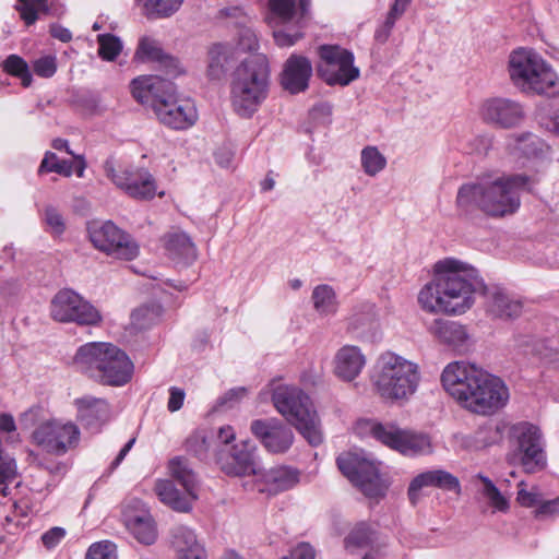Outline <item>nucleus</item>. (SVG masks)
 <instances>
[{
    "instance_id": "473e14b6",
    "label": "nucleus",
    "mask_w": 559,
    "mask_h": 559,
    "mask_svg": "<svg viewBox=\"0 0 559 559\" xmlns=\"http://www.w3.org/2000/svg\"><path fill=\"white\" fill-rule=\"evenodd\" d=\"M165 249L168 257L183 264H191L198 258V250L191 237L182 230H173L165 235Z\"/></svg>"
},
{
    "instance_id": "e2e57ef3",
    "label": "nucleus",
    "mask_w": 559,
    "mask_h": 559,
    "mask_svg": "<svg viewBox=\"0 0 559 559\" xmlns=\"http://www.w3.org/2000/svg\"><path fill=\"white\" fill-rule=\"evenodd\" d=\"M516 500L521 506L530 508L540 502V493L535 488L527 491L524 481H521Z\"/></svg>"
},
{
    "instance_id": "1a4fd4ad",
    "label": "nucleus",
    "mask_w": 559,
    "mask_h": 559,
    "mask_svg": "<svg viewBox=\"0 0 559 559\" xmlns=\"http://www.w3.org/2000/svg\"><path fill=\"white\" fill-rule=\"evenodd\" d=\"M510 436L515 442L512 457L525 473L534 474L546 468L545 440L537 426L526 421L518 423L511 427Z\"/></svg>"
},
{
    "instance_id": "338daca9",
    "label": "nucleus",
    "mask_w": 559,
    "mask_h": 559,
    "mask_svg": "<svg viewBox=\"0 0 559 559\" xmlns=\"http://www.w3.org/2000/svg\"><path fill=\"white\" fill-rule=\"evenodd\" d=\"M186 393L182 389L171 386L169 389V399L167 402V408L169 412L175 413L179 411L185 402Z\"/></svg>"
},
{
    "instance_id": "bf43d9fd",
    "label": "nucleus",
    "mask_w": 559,
    "mask_h": 559,
    "mask_svg": "<svg viewBox=\"0 0 559 559\" xmlns=\"http://www.w3.org/2000/svg\"><path fill=\"white\" fill-rule=\"evenodd\" d=\"M45 222L50 231L56 235H61L66 229V224L62 215L52 206L45 209Z\"/></svg>"
},
{
    "instance_id": "2eb2a0df",
    "label": "nucleus",
    "mask_w": 559,
    "mask_h": 559,
    "mask_svg": "<svg viewBox=\"0 0 559 559\" xmlns=\"http://www.w3.org/2000/svg\"><path fill=\"white\" fill-rule=\"evenodd\" d=\"M88 235L96 249L115 259L130 261L139 255V245L134 239L110 221L93 224L88 227Z\"/></svg>"
},
{
    "instance_id": "8fccbe9b",
    "label": "nucleus",
    "mask_w": 559,
    "mask_h": 559,
    "mask_svg": "<svg viewBox=\"0 0 559 559\" xmlns=\"http://www.w3.org/2000/svg\"><path fill=\"white\" fill-rule=\"evenodd\" d=\"M162 314V307L158 305L142 306L131 314V322L138 330L148 329L157 322Z\"/></svg>"
},
{
    "instance_id": "4c0bfd02",
    "label": "nucleus",
    "mask_w": 559,
    "mask_h": 559,
    "mask_svg": "<svg viewBox=\"0 0 559 559\" xmlns=\"http://www.w3.org/2000/svg\"><path fill=\"white\" fill-rule=\"evenodd\" d=\"M502 438V429L497 424H486L474 433L459 437L461 447L469 451H478L497 443Z\"/></svg>"
},
{
    "instance_id": "37998d69",
    "label": "nucleus",
    "mask_w": 559,
    "mask_h": 559,
    "mask_svg": "<svg viewBox=\"0 0 559 559\" xmlns=\"http://www.w3.org/2000/svg\"><path fill=\"white\" fill-rule=\"evenodd\" d=\"M361 167L366 175L374 177L386 166V158L376 146H366L360 153Z\"/></svg>"
},
{
    "instance_id": "5fc2aeb1",
    "label": "nucleus",
    "mask_w": 559,
    "mask_h": 559,
    "mask_svg": "<svg viewBox=\"0 0 559 559\" xmlns=\"http://www.w3.org/2000/svg\"><path fill=\"white\" fill-rule=\"evenodd\" d=\"M186 450L203 460L209 452V441L204 431H193L186 440Z\"/></svg>"
},
{
    "instance_id": "2f4dec72",
    "label": "nucleus",
    "mask_w": 559,
    "mask_h": 559,
    "mask_svg": "<svg viewBox=\"0 0 559 559\" xmlns=\"http://www.w3.org/2000/svg\"><path fill=\"white\" fill-rule=\"evenodd\" d=\"M365 365V355L354 345L341 347L334 357V372L344 381H353L357 378Z\"/></svg>"
},
{
    "instance_id": "09e8293b",
    "label": "nucleus",
    "mask_w": 559,
    "mask_h": 559,
    "mask_svg": "<svg viewBox=\"0 0 559 559\" xmlns=\"http://www.w3.org/2000/svg\"><path fill=\"white\" fill-rule=\"evenodd\" d=\"M2 66L7 73L19 78L24 87H28L32 84V73L27 62L22 57L17 55H10L3 61Z\"/></svg>"
},
{
    "instance_id": "aec40b11",
    "label": "nucleus",
    "mask_w": 559,
    "mask_h": 559,
    "mask_svg": "<svg viewBox=\"0 0 559 559\" xmlns=\"http://www.w3.org/2000/svg\"><path fill=\"white\" fill-rule=\"evenodd\" d=\"M250 431L271 453H285L294 442L292 429L277 418L254 419Z\"/></svg>"
},
{
    "instance_id": "e433bc0d",
    "label": "nucleus",
    "mask_w": 559,
    "mask_h": 559,
    "mask_svg": "<svg viewBox=\"0 0 559 559\" xmlns=\"http://www.w3.org/2000/svg\"><path fill=\"white\" fill-rule=\"evenodd\" d=\"M237 59V50L231 44H214L209 49L207 76L222 79Z\"/></svg>"
},
{
    "instance_id": "69168bd1",
    "label": "nucleus",
    "mask_w": 559,
    "mask_h": 559,
    "mask_svg": "<svg viewBox=\"0 0 559 559\" xmlns=\"http://www.w3.org/2000/svg\"><path fill=\"white\" fill-rule=\"evenodd\" d=\"M247 395V389L243 386L234 388L227 391L218 400L221 406L233 407L236 403L241 401Z\"/></svg>"
},
{
    "instance_id": "6ab92c4d",
    "label": "nucleus",
    "mask_w": 559,
    "mask_h": 559,
    "mask_svg": "<svg viewBox=\"0 0 559 559\" xmlns=\"http://www.w3.org/2000/svg\"><path fill=\"white\" fill-rule=\"evenodd\" d=\"M122 521L131 535L143 545H152L157 539L156 523L146 506L132 499L122 510Z\"/></svg>"
},
{
    "instance_id": "cd10ccee",
    "label": "nucleus",
    "mask_w": 559,
    "mask_h": 559,
    "mask_svg": "<svg viewBox=\"0 0 559 559\" xmlns=\"http://www.w3.org/2000/svg\"><path fill=\"white\" fill-rule=\"evenodd\" d=\"M154 491L164 504L177 512H189L198 499L197 490L192 488L180 490L168 479H158Z\"/></svg>"
},
{
    "instance_id": "6e6552de",
    "label": "nucleus",
    "mask_w": 559,
    "mask_h": 559,
    "mask_svg": "<svg viewBox=\"0 0 559 559\" xmlns=\"http://www.w3.org/2000/svg\"><path fill=\"white\" fill-rule=\"evenodd\" d=\"M360 436H369L381 444L404 456L416 457L431 454L433 451L428 433L414 429L401 428L394 421L360 419L356 425Z\"/></svg>"
},
{
    "instance_id": "0e129e2a",
    "label": "nucleus",
    "mask_w": 559,
    "mask_h": 559,
    "mask_svg": "<svg viewBox=\"0 0 559 559\" xmlns=\"http://www.w3.org/2000/svg\"><path fill=\"white\" fill-rule=\"evenodd\" d=\"M66 530L59 526H55L41 535L43 545L47 549H53L64 537Z\"/></svg>"
},
{
    "instance_id": "864d4df0",
    "label": "nucleus",
    "mask_w": 559,
    "mask_h": 559,
    "mask_svg": "<svg viewBox=\"0 0 559 559\" xmlns=\"http://www.w3.org/2000/svg\"><path fill=\"white\" fill-rule=\"evenodd\" d=\"M164 52L160 49L158 43L150 37H142L139 41L138 49L135 51V58L145 61H160Z\"/></svg>"
},
{
    "instance_id": "72a5a7b5",
    "label": "nucleus",
    "mask_w": 559,
    "mask_h": 559,
    "mask_svg": "<svg viewBox=\"0 0 559 559\" xmlns=\"http://www.w3.org/2000/svg\"><path fill=\"white\" fill-rule=\"evenodd\" d=\"M348 330L357 337L376 340L380 333V325L376 313V307L365 304L356 309L348 318Z\"/></svg>"
},
{
    "instance_id": "393cba45",
    "label": "nucleus",
    "mask_w": 559,
    "mask_h": 559,
    "mask_svg": "<svg viewBox=\"0 0 559 559\" xmlns=\"http://www.w3.org/2000/svg\"><path fill=\"white\" fill-rule=\"evenodd\" d=\"M487 383L483 386L475 403V414L490 415L502 408L509 401L510 394L506 383L497 376L487 373Z\"/></svg>"
},
{
    "instance_id": "6e6d98bb",
    "label": "nucleus",
    "mask_w": 559,
    "mask_h": 559,
    "mask_svg": "<svg viewBox=\"0 0 559 559\" xmlns=\"http://www.w3.org/2000/svg\"><path fill=\"white\" fill-rule=\"evenodd\" d=\"M85 559H117L116 545L104 540L90 546Z\"/></svg>"
},
{
    "instance_id": "dca6fc26",
    "label": "nucleus",
    "mask_w": 559,
    "mask_h": 559,
    "mask_svg": "<svg viewBox=\"0 0 559 559\" xmlns=\"http://www.w3.org/2000/svg\"><path fill=\"white\" fill-rule=\"evenodd\" d=\"M79 427L71 421L48 420L33 432L34 442L47 453L64 455L75 449L80 442Z\"/></svg>"
},
{
    "instance_id": "ddd939ff",
    "label": "nucleus",
    "mask_w": 559,
    "mask_h": 559,
    "mask_svg": "<svg viewBox=\"0 0 559 559\" xmlns=\"http://www.w3.org/2000/svg\"><path fill=\"white\" fill-rule=\"evenodd\" d=\"M50 316L55 321L79 325H97L102 314L91 302L72 289H61L50 302Z\"/></svg>"
},
{
    "instance_id": "603ef678",
    "label": "nucleus",
    "mask_w": 559,
    "mask_h": 559,
    "mask_svg": "<svg viewBox=\"0 0 559 559\" xmlns=\"http://www.w3.org/2000/svg\"><path fill=\"white\" fill-rule=\"evenodd\" d=\"M98 55L103 60L114 61L122 50L120 39L111 34H100L97 37Z\"/></svg>"
},
{
    "instance_id": "c756f323",
    "label": "nucleus",
    "mask_w": 559,
    "mask_h": 559,
    "mask_svg": "<svg viewBox=\"0 0 559 559\" xmlns=\"http://www.w3.org/2000/svg\"><path fill=\"white\" fill-rule=\"evenodd\" d=\"M230 461L222 462V469L231 476L257 477L261 467L254 461L253 447L249 442L235 444L230 448Z\"/></svg>"
},
{
    "instance_id": "20e7f679",
    "label": "nucleus",
    "mask_w": 559,
    "mask_h": 559,
    "mask_svg": "<svg viewBox=\"0 0 559 559\" xmlns=\"http://www.w3.org/2000/svg\"><path fill=\"white\" fill-rule=\"evenodd\" d=\"M80 372L109 386L127 384L133 373V364L118 346L106 342H91L80 346L73 357Z\"/></svg>"
},
{
    "instance_id": "de8ad7c7",
    "label": "nucleus",
    "mask_w": 559,
    "mask_h": 559,
    "mask_svg": "<svg viewBox=\"0 0 559 559\" xmlns=\"http://www.w3.org/2000/svg\"><path fill=\"white\" fill-rule=\"evenodd\" d=\"M47 173H56L64 177H70L73 174V162L60 160L55 153L47 151L38 167V174L43 175Z\"/></svg>"
},
{
    "instance_id": "423d86ee",
    "label": "nucleus",
    "mask_w": 559,
    "mask_h": 559,
    "mask_svg": "<svg viewBox=\"0 0 559 559\" xmlns=\"http://www.w3.org/2000/svg\"><path fill=\"white\" fill-rule=\"evenodd\" d=\"M513 85L526 94L559 95V76L540 55L530 48L511 51L507 67Z\"/></svg>"
},
{
    "instance_id": "a19ab883",
    "label": "nucleus",
    "mask_w": 559,
    "mask_h": 559,
    "mask_svg": "<svg viewBox=\"0 0 559 559\" xmlns=\"http://www.w3.org/2000/svg\"><path fill=\"white\" fill-rule=\"evenodd\" d=\"M376 535L371 525L365 522L358 523L345 538V549L354 552L358 548H365L376 540Z\"/></svg>"
},
{
    "instance_id": "c85d7f7f",
    "label": "nucleus",
    "mask_w": 559,
    "mask_h": 559,
    "mask_svg": "<svg viewBox=\"0 0 559 559\" xmlns=\"http://www.w3.org/2000/svg\"><path fill=\"white\" fill-rule=\"evenodd\" d=\"M170 538L176 559H207L204 546L190 527L185 525L174 527Z\"/></svg>"
},
{
    "instance_id": "4468645a",
    "label": "nucleus",
    "mask_w": 559,
    "mask_h": 559,
    "mask_svg": "<svg viewBox=\"0 0 559 559\" xmlns=\"http://www.w3.org/2000/svg\"><path fill=\"white\" fill-rule=\"evenodd\" d=\"M106 177L127 195L135 200H151L156 194V182L146 168L115 167L112 159L104 163Z\"/></svg>"
},
{
    "instance_id": "49530a36",
    "label": "nucleus",
    "mask_w": 559,
    "mask_h": 559,
    "mask_svg": "<svg viewBox=\"0 0 559 559\" xmlns=\"http://www.w3.org/2000/svg\"><path fill=\"white\" fill-rule=\"evenodd\" d=\"M19 2L20 4L16 9L26 25L34 24L37 21L39 13H53L52 9L48 4V0H19Z\"/></svg>"
},
{
    "instance_id": "9b49d317",
    "label": "nucleus",
    "mask_w": 559,
    "mask_h": 559,
    "mask_svg": "<svg viewBox=\"0 0 559 559\" xmlns=\"http://www.w3.org/2000/svg\"><path fill=\"white\" fill-rule=\"evenodd\" d=\"M342 474L357 486L367 497L384 495L385 488L379 474V462L371 460L364 451L346 452L336 460Z\"/></svg>"
},
{
    "instance_id": "052dcab7",
    "label": "nucleus",
    "mask_w": 559,
    "mask_h": 559,
    "mask_svg": "<svg viewBox=\"0 0 559 559\" xmlns=\"http://www.w3.org/2000/svg\"><path fill=\"white\" fill-rule=\"evenodd\" d=\"M160 68L164 71L167 80L177 78L181 73H183V68L181 67L178 59L164 55L159 61Z\"/></svg>"
},
{
    "instance_id": "f8f14e48",
    "label": "nucleus",
    "mask_w": 559,
    "mask_h": 559,
    "mask_svg": "<svg viewBox=\"0 0 559 559\" xmlns=\"http://www.w3.org/2000/svg\"><path fill=\"white\" fill-rule=\"evenodd\" d=\"M319 56L318 72L326 84L347 86L359 78L360 71L354 64L352 51L337 45H322Z\"/></svg>"
},
{
    "instance_id": "0eeeda50",
    "label": "nucleus",
    "mask_w": 559,
    "mask_h": 559,
    "mask_svg": "<svg viewBox=\"0 0 559 559\" xmlns=\"http://www.w3.org/2000/svg\"><path fill=\"white\" fill-rule=\"evenodd\" d=\"M270 390L276 411L300 432L310 445L321 444L323 435L310 397L298 386L284 383L272 382Z\"/></svg>"
},
{
    "instance_id": "774afa93",
    "label": "nucleus",
    "mask_w": 559,
    "mask_h": 559,
    "mask_svg": "<svg viewBox=\"0 0 559 559\" xmlns=\"http://www.w3.org/2000/svg\"><path fill=\"white\" fill-rule=\"evenodd\" d=\"M283 559H314V550L308 543H300Z\"/></svg>"
},
{
    "instance_id": "58836bf2",
    "label": "nucleus",
    "mask_w": 559,
    "mask_h": 559,
    "mask_svg": "<svg viewBox=\"0 0 559 559\" xmlns=\"http://www.w3.org/2000/svg\"><path fill=\"white\" fill-rule=\"evenodd\" d=\"M148 20L167 19L177 13L185 0H134Z\"/></svg>"
},
{
    "instance_id": "5701e85b",
    "label": "nucleus",
    "mask_w": 559,
    "mask_h": 559,
    "mask_svg": "<svg viewBox=\"0 0 559 559\" xmlns=\"http://www.w3.org/2000/svg\"><path fill=\"white\" fill-rule=\"evenodd\" d=\"M426 487H438L443 490L461 492L459 478L443 469H431L415 476L409 483L407 496L412 504H416L420 497L421 490Z\"/></svg>"
},
{
    "instance_id": "680f3d73",
    "label": "nucleus",
    "mask_w": 559,
    "mask_h": 559,
    "mask_svg": "<svg viewBox=\"0 0 559 559\" xmlns=\"http://www.w3.org/2000/svg\"><path fill=\"white\" fill-rule=\"evenodd\" d=\"M258 48V38L254 32L250 28H242L238 37V49L237 51H252Z\"/></svg>"
},
{
    "instance_id": "ea45409f",
    "label": "nucleus",
    "mask_w": 559,
    "mask_h": 559,
    "mask_svg": "<svg viewBox=\"0 0 559 559\" xmlns=\"http://www.w3.org/2000/svg\"><path fill=\"white\" fill-rule=\"evenodd\" d=\"M311 299L314 310L323 317L334 316L338 309V301L335 290L326 284L313 288Z\"/></svg>"
},
{
    "instance_id": "3c124183",
    "label": "nucleus",
    "mask_w": 559,
    "mask_h": 559,
    "mask_svg": "<svg viewBox=\"0 0 559 559\" xmlns=\"http://www.w3.org/2000/svg\"><path fill=\"white\" fill-rule=\"evenodd\" d=\"M487 371L483 368H477L475 374L471 377V382L466 386V397H464V401L462 402L461 406L468 409L472 413H475V403H477L478 396L480 394V391L483 386L487 383L486 378Z\"/></svg>"
},
{
    "instance_id": "bb28decb",
    "label": "nucleus",
    "mask_w": 559,
    "mask_h": 559,
    "mask_svg": "<svg viewBox=\"0 0 559 559\" xmlns=\"http://www.w3.org/2000/svg\"><path fill=\"white\" fill-rule=\"evenodd\" d=\"M173 90V83L159 75H143L131 82L132 96L141 104L150 105L154 109V103L164 98Z\"/></svg>"
},
{
    "instance_id": "f704fd0d",
    "label": "nucleus",
    "mask_w": 559,
    "mask_h": 559,
    "mask_svg": "<svg viewBox=\"0 0 559 559\" xmlns=\"http://www.w3.org/2000/svg\"><path fill=\"white\" fill-rule=\"evenodd\" d=\"M507 148L514 158H540L548 153V145L537 135L526 132L509 139Z\"/></svg>"
},
{
    "instance_id": "c9c22d12",
    "label": "nucleus",
    "mask_w": 559,
    "mask_h": 559,
    "mask_svg": "<svg viewBox=\"0 0 559 559\" xmlns=\"http://www.w3.org/2000/svg\"><path fill=\"white\" fill-rule=\"evenodd\" d=\"M487 295V311L496 317L501 319H511L519 317L522 312V304L520 300L514 299L506 292L493 288L484 293Z\"/></svg>"
},
{
    "instance_id": "79ce46f5",
    "label": "nucleus",
    "mask_w": 559,
    "mask_h": 559,
    "mask_svg": "<svg viewBox=\"0 0 559 559\" xmlns=\"http://www.w3.org/2000/svg\"><path fill=\"white\" fill-rule=\"evenodd\" d=\"M169 474L182 488L197 490V477L189 462L183 457H174L168 464Z\"/></svg>"
},
{
    "instance_id": "9d476101",
    "label": "nucleus",
    "mask_w": 559,
    "mask_h": 559,
    "mask_svg": "<svg viewBox=\"0 0 559 559\" xmlns=\"http://www.w3.org/2000/svg\"><path fill=\"white\" fill-rule=\"evenodd\" d=\"M274 19L284 25V28L273 32V37L278 47L294 46L304 37L310 0H269Z\"/></svg>"
},
{
    "instance_id": "c03bdc74",
    "label": "nucleus",
    "mask_w": 559,
    "mask_h": 559,
    "mask_svg": "<svg viewBox=\"0 0 559 559\" xmlns=\"http://www.w3.org/2000/svg\"><path fill=\"white\" fill-rule=\"evenodd\" d=\"M524 353L538 357L544 364L552 368L559 367V352L550 347L545 341L532 340L527 342Z\"/></svg>"
},
{
    "instance_id": "f03ea898",
    "label": "nucleus",
    "mask_w": 559,
    "mask_h": 559,
    "mask_svg": "<svg viewBox=\"0 0 559 559\" xmlns=\"http://www.w3.org/2000/svg\"><path fill=\"white\" fill-rule=\"evenodd\" d=\"M538 182L534 176L523 174L486 176L459 188L456 206L465 214L479 210L491 217L514 214L521 205L522 191H532Z\"/></svg>"
},
{
    "instance_id": "13d9d810",
    "label": "nucleus",
    "mask_w": 559,
    "mask_h": 559,
    "mask_svg": "<svg viewBox=\"0 0 559 559\" xmlns=\"http://www.w3.org/2000/svg\"><path fill=\"white\" fill-rule=\"evenodd\" d=\"M34 72L41 78H51L57 71V60L53 56H45L33 64Z\"/></svg>"
},
{
    "instance_id": "b1692460",
    "label": "nucleus",
    "mask_w": 559,
    "mask_h": 559,
    "mask_svg": "<svg viewBox=\"0 0 559 559\" xmlns=\"http://www.w3.org/2000/svg\"><path fill=\"white\" fill-rule=\"evenodd\" d=\"M477 366L464 361H453L445 366L441 373L444 390L461 405L466 397V386L477 370Z\"/></svg>"
},
{
    "instance_id": "412c9836",
    "label": "nucleus",
    "mask_w": 559,
    "mask_h": 559,
    "mask_svg": "<svg viewBox=\"0 0 559 559\" xmlns=\"http://www.w3.org/2000/svg\"><path fill=\"white\" fill-rule=\"evenodd\" d=\"M300 480V472L290 466H276L270 469L260 468L254 486L261 493L275 496L294 488Z\"/></svg>"
},
{
    "instance_id": "4d7b16f0",
    "label": "nucleus",
    "mask_w": 559,
    "mask_h": 559,
    "mask_svg": "<svg viewBox=\"0 0 559 559\" xmlns=\"http://www.w3.org/2000/svg\"><path fill=\"white\" fill-rule=\"evenodd\" d=\"M413 0H395L383 24L384 37H388L395 22L403 15Z\"/></svg>"
},
{
    "instance_id": "f3484780",
    "label": "nucleus",
    "mask_w": 559,
    "mask_h": 559,
    "mask_svg": "<svg viewBox=\"0 0 559 559\" xmlns=\"http://www.w3.org/2000/svg\"><path fill=\"white\" fill-rule=\"evenodd\" d=\"M480 119L497 129H515L523 124L526 111L520 102L508 97H489L481 102Z\"/></svg>"
},
{
    "instance_id": "4be33fe9",
    "label": "nucleus",
    "mask_w": 559,
    "mask_h": 559,
    "mask_svg": "<svg viewBox=\"0 0 559 559\" xmlns=\"http://www.w3.org/2000/svg\"><path fill=\"white\" fill-rule=\"evenodd\" d=\"M312 76L310 60L301 55L293 53L284 62L280 74V84L289 94L304 93L309 87Z\"/></svg>"
},
{
    "instance_id": "39448f33",
    "label": "nucleus",
    "mask_w": 559,
    "mask_h": 559,
    "mask_svg": "<svg viewBox=\"0 0 559 559\" xmlns=\"http://www.w3.org/2000/svg\"><path fill=\"white\" fill-rule=\"evenodd\" d=\"M419 382L420 371L416 362L393 353H385L378 359L372 384L385 402H407L416 393Z\"/></svg>"
},
{
    "instance_id": "7ed1b4c3",
    "label": "nucleus",
    "mask_w": 559,
    "mask_h": 559,
    "mask_svg": "<svg viewBox=\"0 0 559 559\" xmlns=\"http://www.w3.org/2000/svg\"><path fill=\"white\" fill-rule=\"evenodd\" d=\"M271 70L264 55L246 58L233 72L229 95L234 111L249 119L269 97Z\"/></svg>"
},
{
    "instance_id": "a211bd4d",
    "label": "nucleus",
    "mask_w": 559,
    "mask_h": 559,
    "mask_svg": "<svg viewBox=\"0 0 559 559\" xmlns=\"http://www.w3.org/2000/svg\"><path fill=\"white\" fill-rule=\"evenodd\" d=\"M154 112L160 123L174 129L186 130L192 127L198 119V111L190 98H178L175 95V85L164 98L154 103Z\"/></svg>"
},
{
    "instance_id": "a18cd8bd",
    "label": "nucleus",
    "mask_w": 559,
    "mask_h": 559,
    "mask_svg": "<svg viewBox=\"0 0 559 559\" xmlns=\"http://www.w3.org/2000/svg\"><path fill=\"white\" fill-rule=\"evenodd\" d=\"M483 484L481 495L488 500V503L495 511L507 512L509 510V500L504 497L496 485L487 476L478 474L476 476Z\"/></svg>"
},
{
    "instance_id": "7c9ffc66",
    "label": "nucleus",
    "mask_w": 559,
    "mask_h": 559,
    "mask_svg": "<svg viewBox=\"0 0 559 559\" xmlns=\"http://www.w3.org/2000/svg\"><path fill=\"white\" fill-rule=\"evenodd\" d=\"M427 331L439 343L452 348H461L468 341L466 328L455 321L433 319L427 324Z\"/></svg>"
},
{
    "instance_id": "a878e982",
    "label": "nucleus",
    "mask_w": 559,
    "mask_h": 559,
    "mask_svg": "<svg viewBox=\"0 0 559 559\" xmlns=\"http://www.w3.org/2000/svg\"><path fill=\"white\" fill-rule=\"evenodd\" d=\"M78 419L91 431H99L110 417V408L106 400L94 396H83L75 400Z\"/></svg>"
},
{
    "instance_id": "f257e3e1",
    "label": "nucleus",
    "mask_w": 559,
    "mask_h": 559,
    "mask_svg": "<svg viewBox=\"0 0 559 559\" xmlns=\"http://www.w3.org/2000/svg\"><path fill=\"white\" fill-rule=\"evenodd\" d=\"M436 275L421 287L417 301L428 313L463 314L472 308L476 294L486 292L478 271L456 259L436 263Z\"/></svg>"
}]
</instances>
